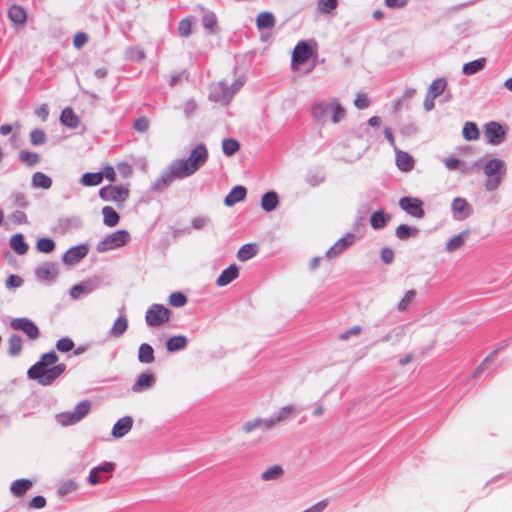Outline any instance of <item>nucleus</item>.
Returning a JSON list of instances; mask_svg holds the SVG:
<instances>
[{
	"label": "nucleus",
	"instance_id": "19",
	"mask_svg": "<svg viewBox=\"0 0 512 512\" xmlns=\"http://www.w3.org/2000/svg\"><path fill=\"white\" fill-rule=\"evenodd\" d=\"M97 287L95 280H86L81 283L74 285L70 289V296L74 300H78L82 295L90 294Z\"/></svg>",
	"mask_w": 512,
	"mask_h": 512
},
{
	"label": "nucleus",
	"instance_id": "54",
	"mask_svg": "<svg viewBox=\"0 0 512 512\" xmlns=\"http://www.w3.org/2000/svg\"><path fill=\"white\" fill-rule=\"evenodd\" d=\"M47 140L46 134L43 130L34 129L30 132V142L34 146L45 144Z\"/></svg>",
	"mask_w": 512,
	"mask_h": 512
},
{
	"label": "nucleus",
	"instance_id": "16",
	"mask_svg": "<svg viewBox=\"0 0 512 512\" xmlns=\"http://www.w3.org/2000/svg\"><path fill=\"white\" fill-rule=\"evenodd\" d=\"M88 251V246L85 244L74 246L64 253L62 261L65 264L74 265L82 260L87 255Z\"/></svg>",
	"mask_w": 512,
	"mask_h": 512
},
{
	"label": "nucleus",
	"instance_id": "61",
	"mask_svg": "<svg viewBox=\"0 0 512 512\" xmlns=\"http://www.w3.org/2000/svg\"><path fill=\"white\" fill-rule=\"evenodd\" d=\"M354 105L358 109H365L370 106V99L366 93L359 92L354 100Z\"/></svg>",
	"mask_w": 512,
	"mask_h": 512
},
{
	"label": "nucleus",
	"instance_id": "40",
	"mask_svg": "<svg viewBox=\"0 0 512 512\" xmlns=\"http://www.w3.org/2000/svg\"><path fill=\"white\" fill-rule=\"evenodd\" d=\"M390 220V215L385 214L382 210L374 212L370 219V224L373 229H382L386 226L387 222Z\"/></svg>",
	"mask_w": 512,
	"mask_h": 512
},
{
	"label": "nucleus",
	"instance_id": "47",
	"mask_svg": "<svg viewBox=\"0 0 512 512\" xmlns=\"http://www.w3.org/2000/svg\"><path fill=\"white\" fill-rule=\"evenodd\" d=\"M9 350L11 356H18L22 351V338L19 335H11L8 339Z\"/></svg>",
	"mask_w": 512,
	"mask_h": 512
},
{
	"label": "nucleus",
	"instance_id": "34",
	"mask_svg": "<svg viewBox=\"0 0 512 512\" xmlns=\"http://www.w3.org/2000/svg\"><path fill=\"white\" fill-rule=\"evenodd\" d=\"M283 475V468L280 465H273L262 472L261 479L263 481H276Z\"/></svg>",
	"mask_w": 512,
	"mask_h": 512
},
{
	"label": "nucleus",
	"instance_id": "42",
	"mask_svg": "<svg viewBox=\"0 0 512 512\" xmlns=\"http://www.w3.org/2000/svg\"><path fill=\"white\" fill-rule=\"evenodd\" d=\"M486 59L479 58L477 60L465 63L462 68V72L465 75H473L481 71L485 66Z\"/></svg>",
	"mask_w": 512,
	"mask_h": 512
},
{
	"label": "nucleus",
	"instance_id": "4",
	"mask_svg": "<svg viewBox=\"0 0 512 512\" xmlns=\"http://www.w3.org/2000/svg\"><path fill=\"white\" fill-rule=\"evenodd\" d=\"M483 170L487 177V181L485 183L486 190H496L506 174L505 162L501 159L493 158L484 165Z\"/></svg>",
	"mask_w": 512,
	"mask_h": 512
},
{
	"label": "nucleus",
	"instance_id": "11",
	"mask_svg": "<svg viewBox=\"0 0 512 512\" xmlns=\"http://www.w3.org/2000/svg\"><path fill=\"white\" fill-rule=\"evenodd\" d=\"M10 327L13 330L24 332L30 340H36L40 331L36 324L28 318H14L10 322Z\"/></svg>",
	"mask_w": 512,
	"mask_h": 512
},
{
	"label": "nucleus",
	"instance_id": "27",
	"mask_svg": "<svg viewBox=\"0 0 512 512\" xmlns=\"http://www.w3.org/2000/svg\"><path fill=\"white\" fill-rule=\"evenodd\" d=\"M278 204V194L274 191L266 192L261 198V208L266 212L275 210Z\"/></svg>",
	"mask_w": 512,
	"mask_h": 512
},
{
	"label": "nucleus",
	"instance_id": "58",
	"mask_svg": "<svg viewBox=\"0 0 512 512\" xmlns=\"http://www.w3.org/2000/svg\"><path fill=\"white\" fill-rule=\"evenodd\" d=\"M77 487V483L74 480H67L59 486L58 493L59 495L64 496L74 492Z\"/></svg>",
	"mask_w": 512,
	"mask_h": 512
},
{
	"label": "nucleus",
	"instance_id": "8",
	"mask_svg": "<svg viewBox=\"0 0 512 512\" xmlns=\"http://www.w3.org/2000/svg\"><path fill=\"white\" fill-rule=\"evenodd\" d=\"M176 179H184V176L179 172L178 168L172 162L166 170L153 182L151 185V191L162 192Z\"/></svg>",
	"mask_w": 512,
	"mask_h": 512
},
{
	"label": "nucleus",
	"instance_id": "55",
	"mask_svg": "<svg viewBox=\"0 0 512 512\" xmlns=\"http://www.w3.org/2000/svg\"><path fill=\"white\" fill-rule=\"evenodd\" d=\"M37 249L43 253H50L55 248V243L50 238H40L36 244Z\"/></svg>",
	"mask_w": 512,
	"mask_h": 512
},
{
	"label": "nucleus",
	"instance_id": "37",
	"mask_svg": "<svg viewBox=\"0 0 512 512\" xmlns=\"http://www.w3.org/2000/svg\"><path fill=\"white\" fill-rule=\"evenodd\" d=\"M445 166L448 170H461L463 173H469L471 169L478 167V162H475L471 168L465 166L459 159L449 157L445 160Z\"/></svg>",
	"mask_w": 512,
	"mask_h": 512
},
{
	"label": "nucleus",
	"instance_id": "30",
	"mask_svg": "<svg viewBox=\"0 0 512 512\" xmlns=\"http://www.w3.org/2000/svg\"><path fill=\"white\" fill-rule=\"evenodd\" d=\"M60 121L63 125L72 129L78 127L79 125V118L74 113V111L69 107L62 110Z\"/></svg>",
	"mask_w": 512,
	"mask_h": 512
},
{
	"label": "nucleus",
	"instance_id": "48",
	"mask_svg": "<svg viewBox=\"0 0 512 512\" xmlns=\"http://www.w3.org/2000/svg\"><path fill=\"white\" fill-rule=\"evenodd\" d=\"M202 25L210 33H214L217 28V18L213 12L204 11L202 16Z\"/></svg>",
	"mask_w": 512,
	"mask_h": 512
},
{
	"label": "nucleus",
	"instance_id": "1",
	"mask_svg": "<svg viewBox=\"0 0 512 512\" xmlns=\"http://www.w3.org/2000/svg\"><path fill=\"white\" fill-rule=\"evenodd\" d=\"M57 361L58 356L54 351L43 354L41 359L28 369V377L37 380L43 386L52 384L66 369L64 363L55 365Z\"/></svg>",
	"mask_w": 512,
	"mask_h": 512
},
{
	"label": "nucleus",
	"instance_id": "24",
	"mask_svg": "<svg viewBox=\"0 0 512 512\" xmlns=\"http://www.w3.org/2000/svg\"><path fill=\"white\" fill-rule=\"evenodd\" d=\"M247 190L244 186H235L231 189L229 194L224 199V204L228 207L235 205L236 203L243 201L246 197Z\"/></svg>",
	"mask_w": 512,
	"mask_h": 512
},
{
	"label": "nucleus",
	"instance_id": "26",
	"mask_svg": "<svg viewBox=\"0 0 512 512\" xmlns=\"http://www.w3.org/2000/svg\"><path fill=\"white\" fill-rule=\"evenodd\" d=\"M469 235L470 231L465 230L459 233L458 235L452 237L446 244V251L452 253L460 249L464 245L465 241L468 239Z\"/></svg>",
	"mask_w": 512,
	"mask_h": 512
},
{
	"label": "nucleus",
	"instance_id": "57",
	"mask_svg": "<svg viewBox=\"0 0 512 512\" xmlns=\"http://www.w3.org/2000/svg\"><path fill=\"white\" fill-rule=\"evenodd\" d=\"M416 292L415 290H409L405 293L404 297L401 299V301L398 304V310L404 311L406 308L413 302L415 299Z\"/></svg>",
	"mask_w": 512,
	"mask_h": 512
},
{
	"label": "nucleus",
	"instance_id": "45",
	"mask_svg": "<svg viewBox=\"0 0 512 512\" xmlns=\"http://www.w3.org/2000/svg\"><path fill=\"white\" fill-rule=\"evenodd\" d=\"M103 173L97 172V173H85L82 175L80 179V183L83 186H97L103 181Z\"/></svg>",
	"mask_w": 512,
	"mask_h": 512
},
{
	"label": "nucleus",
	"instance_id": "31",
	"mask_svg": "<svg viewBox=\"0 0 512 512\" xmlns=\"http://www.w3.org/2000/svg\"><path fill=\"white\" fill-rule=\"evenodd\" d=\"M10 247L18 255H24L28 251V244L24 241L22 234L18 233L11 237Z\"/></svg>",
	"mask_w": 512,
	"mask_h": 512
},
{
	"label": "nucleus",
	"instance_id": "22",
	"mask_svg": "<svg viewBox=\"0 0 512 512\" xmlns=\"http://www.w3.org/2000/svg\"><path fill=\"white\" fill-rule=\"evenodd\" d=\"M394 151L396 154V165L399 170L403 172L411 171L414 167L413 157L407 152L401 151L398 147H395Z\"/></svg>",
	"mask_w": 512,
	"mask_h": 512
},
{
	"label": "nucleus",
	"instance_id": "39",
	"mask_svg": "<svg viewBox=\"0 0 512 512\" xmlns=\"http://www.w3.org/2000/svg\"><path fill=\"white\" fill-rule=\"evenodd\" d=\"M404 334H405V327L398 326V327L390 330L385 335H383L379 341L383 342V343H387V342L398 343L401 340V338L404 336Z\"/></svg>",
	"mask_w": 512,
	"mask_h": 512
},
{
	"label": "nucleus",
	"instance_id": "10",
	"mask_svg": "<svg viewBox=\"0 0 512 512\" xmlns=\"http://www.w3.org/2000/svg\"><path fill=\"white\" fill-rule=\"evenodd\" d=\"M129 195V189L124 186L108 185L102 187L99 191V196L104 201H114L119 207L123 206Z\"/></svg>",
	"mask_w": 512,
	"mask_h": 512
},
{
	"label": "nucleus",
	"instance_id": "63",
	"mask_svg": "<svg viewBox=\"0 0 512 512\" xmlns=\"http://www.w3.org/2000/svg\"><path fill=\"white\" fill-rule=\"evenodd\" d=\"M178 31H179V34L182 36V37H188L191 35L192 33V24H191V21L189 19H183L180 21L179 23V26H178Z\"/></svg>",
	"mask_w": 512,
	"mask_h": 512
},
{
	"label": "nucleus",
	"instance_id": "20",
	"mask_svg": "<svg viewBox=\"0 0 512 512\" xmlns=\"http://www.w3.org/2000/svg\"><path fill=\"white\" fill-rule=\"evenodd\" d=\"M133 426V419L130 416H125L119 419L113 426L111 434L114 438L124 437Z\"/></svg>",
	"mask_w": 512,
	"mask_h": 512
},
{
	"label": "nucleus",
	"instance_id": "23",
	"mask_svg": "<svg viewBox=\"0 0 512 512\" xmlns=\"http://www.w3.org/2000/svg\"><path fill=\"white\" fill-rule=\"evenodd\" d=\"M155 384V376L152 373H142L140 374L135 383L132 386V391L135 393L142 392L151 388Z\"/></svg>",
	"mask_w": 512,
	"mask_h": 512
},
{
	"label": "nucleus",
	"instance_id": "12",
	"mask_svg": "<svg viewBox=\"0 0 512 512\" xmlns=\"http://www.w3.org/2000/svg\"><path fill=\"white\" fill-rule=\"evenodd\" d=\"M484 135L489 144L499 145L504 141L506 131L500 123L491 121L485 124Z\"/></svg>",
	"mask_w": 512,
	"mask_h": 512
},
{
	"label": "nucleus",
	"instance_id": "14",
	"mask_svg": "<svg viewBox=\"0 0 512 512\" xmlns=\"http://www.w3.org/2000/svg\"><path fill=\"white\" fill-rule=\"evenodd\" d=\"M312 56V50L310 46L304 42H299L293 51L292 55V69H297V67L301 64L307 62Z\"/></svg>",
	"mask_w": 512,
	"mask_h": 512
},
{
	"label": "nucleus",
	"instance_id": "15",
	"mask_svg": "<svg viewBox=\"0 0 512 512\" xmlns=\"http://www.w3.org/2000/svg\"><path fill=\"white\" fill-rule=\"evenodd\" d=\"M451 209L454 214V219L458 221L464 220L473 212L471 205L466 199L461 197H457L452 201Z\"/></svg>",
	"mask_w": 512,
	"mask_h": 512
},
{
	"label": "nucleus",
	"instance_id": "28",
	"mask_svg": "<svg viewBox=\"0 0 512 512\" xmlns=\"http://www.w3.org/2000/svg\"><path fill=\"white\" fill-rule=\"evenodd\" d=\"M8 17L16 25H22L27 20L26 11L19 5H12L8 9Z\"/></svg>",
	"mask_w": 512,
	"mask_h": 512
},
{
	"label": "nucleus",
	"instance_id": "25",
	"mask_svg": "<svg viewBox=\"0 0 512 512\" xmlns=\"http://www.w3.org/2000/svg\"><path fill=\"white\" fill-rule=\"evenodd\" d=\"M239 275V269L236 264H231L228 268L222 271L217 278L216 284L220 287L226 286L236 279Z\"/></svg>",
	"mask_w": 512,
	"mask_h": 512
},
{
	"label": "nucleus",
	"instance_id": "60",
	"mask_svg": "<svg viewBox=\"0 0 512 512\" xmlns=\"http://www.w3.org/2000/svg\"><path fill=\"white\" fill-rule=\"evenodd\" d=\"M257 429H261V423H260V418H254L252 420H249V421H246L243 425H242V431L249 434V433H252L253 431L257 430Z\"/></svg>",
	"mask_w": 512,
	"mask_h": 512
},
{
	"label": "nucleus",
	"instance_id": "52",
	"mask_svg": "<svg viewBox=\"0 0 512 512\" xmlns=\"http://www.w3.org/2000/svg\"><path fill=\"white\" fill-rule=\"evenodd\" d=\"M240 149L238 141L232 138H226L222 141V150L226 156L234 155Z\"/></svg>",
	"mask_w": 512,
	"mask_h": 512
},
{
	"label": "nucleus",
	"instance_id": "50",
	"mask_svg": "<svg viewBox=\"0 0 512 512\" xmlns=\"http://www.w3.org/2000/svg\"><path fill=\"white\" fill-rule=\"evenodd\" d=\"M395 234L399 239L406 240L411 236H416L418 234V229L416 227L401 224L396 228Z\"/></svg>",
	"mask_w": 512,
	"mask_h": 512
},
{
	"label": "nucleus",
	"instance_id": "32",
	"mask_svg": "<svg viewBox=\"0 0 512 512\" xmlns=\"http://www.w3.org/2000/svg\"><path fill=\"white\" fill-rule=\"evenodd\" d=\"M187 346V338L183 335H177L169 338L166 342V349L169 352L183 350Z\"/></svg>",
	"mask_w": 512,
	"mask_h": 512
},
{
	"label": "nucleus",
	"instance_id": "7",
	"mask_svg": "<svg viewBox=\"0 0 512 512\" xmlns=\"http://www.w3.org/2000/svg\"><path fill=\"white\" fill-rule=\"evenodd\" d=\"M129 239L130 235L126 230H117L103 238L97 244L96 250L99 253H104L125 245Z\"/></svg>",
	"mask_w": 512,
	"mask_h": 512
},
{
	"label": "nucleus",
	"instance_id": "33",
	"mask_svg": "<svg viewBox=\"0 0 512 512\" xmlns=\"http://www.w3.org/2000/svg\"><path fill=\"white\" fill-rule=\"evenodd\" d=\"M257 253H258V245L254 244V243H249V244L243 245L238 250L237 258L240 261L244 262V261H247V260L253 258L254 256H256Z\"/></svg>",
	"mask_w": 512,
	"mask_h": 512
},
{
	"label": "nucleus",
	"instance_id": "5",
	"mask_svg": "<svg viewBox=\"0 0 512 512\" xmlns=\"http://www.w3.org/2000/svg\"><path fill=\"white\" fill-rule=\"evenodd\" d=\"M243 86V81L237 79L229 86L226 82L220 81L219 83L212 86L210 92V98L214 101L228 104L232 99L233 95Z\"/></svg>",
	"mask_w": 512,
	"mask_h": 512
},
{
	"label": "nucleus",
	"instance_id": "41",
	"mask_svg": "<svg viewBox=\"0 0 512 512\" xmlns=\"http://www.w3.org/2000/svg\"><path fill=\"white\" fill-rule=\"evenodd\" d=\"M463 137L467 141H475L480 137V131L474 122H466L462 130Z\"/></svg>",
	"mask_w": 512,
	"mask_h": 512
},
{
	"label": "nucleus",
	"instance_id": "36",
	"mask_svg": "<svg viewBox=\"0 0 512 512\" xmlns=\"http://www.w3.org/2000/svg\"><path fill=\"white\" fill-rule=\"evenodd\" d=\"M128 328V320L125 316H119L110 329L111 336L115 338L121 337Z\"/></svg>",
	"mask_w": 512,
	"mask_h": 512
},
{
	"label": "nucleus",
	"instance_id": "2",
	"mask_svg": "<svg viewBox=\"0 0 512 512\" xmlns=\"http://www.w3.org/2000/svg\"><path fill=\"white\" fill-rule=\"evenodd\" d=\"M312 119L321 126L329 121L338 124L346 117V109L342 106L338 98L329 100H317L310 108Z\"/></svg>",
	"mask_w": 512,
	"mask_h": 512
},
{
	"label": "nucleus",
	"instance_id": "21",
	"mask_svg": "<svg viewBox=\"0 0 512 512\" xmlns=\"http://www.w3.org/2000/svg\"><path fill=\"white\" fill-rule=\"evenodd\" d=\"M35 274L41 280H53L58 274V267L55 263L46 262L35 269Z\"/></svg>",
	"mask_w": 512,
	"mask_h": 512
},
{
	"label": "nucleus",
	"instance_id": "9",
	"mask_svg": "<svg viewBox=\"0 0 512 512\" xmlns=\"http://www.w3.org/2000/svg\"><path fill=\"white\" fill-rule=\"evenodd\" d=\"M170 310L161 304H153L146 311L145 320L148 326L158 327L170 320Z\"/></svg>",
	"mask_w": 512,
	"mask_h": 512
},
{
	"label": "nucleus",
	"instance_id": "53",
	"mask_svg": "<svg viewBox=\"0 0 512 512\" xmlns=\"http://www.w3.org/2000/svg\"><path fill=\"white\" fill-rule=\"evenodd\" d=\"M338 6V0H318V11L321 14H331Z\"/></svg>",
	"mask_w": 512,
	"mask_h": 512
},
{
	"label": "nucleus",
	"instance_id": "44",
	"mask_svg": "<svg viewBox=\"0 0 512 512\" xmlns=\"http://www.w3.org/2000/svg\"><path fill=\"white\" fill-rule=\"evenodd\" d=\"M32 185L35 188L49 189L52 185V180L46 174L36 172L32 176Z\"/></svg>",
	"mask_w": 512,
	"mask_h": 512
},
{
	"label": "nucleus",
	"instance_id": "46",
	"mask_svg": "<svg viewBox=\"0 0 512 512\" xmlns=\"http://www.w3.org/2000/svg\"><path fill=\"white\" fill-rule=\"evenodd\" d=\"M447 86V81L445 78H437L435 79L428 88V94L432 96V98H436L441 95Z\"/></svg>",
	"mask_w": 512,
	"mask_h": 512
},
{
	"label": "nucleus",
	"instance_id": "38",
	"mask_svg": "<svg viewBox=\"0 0 512 512\" xmlns=\"http://www.w3.org/2000/svg\"><path fill=\"white\" fill-rule=\"evenodd\" d=\"M103 222L108 227H114L119 222L118 213L110 206H105L102 209Z\"/></svg>",
	"mask_w": 512,
	"mask_h": 512
},
{
	"label": "nucleus",
	"instance_id": "51",
	"mask_svg": "<svg viewBox=\"0 0 512 512\" xmlns=\"http://www.w3.org/2000/svg\"><path fill=\"white\" fill-rule=\"evenodd\" d=\"M297 414V408L294 405H288L281 408L276 414V421L282 422L287 419L293 418Z\"/></svg>",
	"mask_w": 512,
	"mask_h": 512
},
{
	"label": "nucleus",
	"instance_id": "56",
	"mask_svg": "<svg viewBox=\"0 0 512 512\" xmlns=\"http://www.w3.org/2000/svg\"><path fill=\"white\" fill-rule=\"evenodd\" d=\"M168 302L173 307H182L187 302V297L182 292H173L170 294Z\"/></svg>",
	"mask_w": 512,
	"mask_h": 512
},
{
	"label": "nucleus",
	"instance_id": "3",
	"mask_svg": "<svg viewBox=\"0 0 512 512\" xmlns=\"http://www.w3.org/2000/svg\"><path fill=\"white\" fill-rule=\"evenodd\" d=\"M208 160V150L204 144H198L187 159L174 160V164L184 178L195 174Z\"/></svg>",
	"mask_w": 512,
	"mask_h": 512
},
{
	"label": "nucleus",
	"instance_id": "17",
	"mask_svg": "<svg viewBox=\"0 0 512 512\" xmlns=\"http://www.w3.org/2000/svg\"><path fill=\"white\" fill-rule=\"evenodd\" d=\"M115 469V464L113 462H104L103 464L94 467L88 476V482L92 485H96L100 482L106 481L108 476L101 477L100 473H112Z\"/></svg>",
	"mask_w": 512,
	"mask_h": 512
},
{
	"label": "nucleus",
	"instance_id": "35",
	"mask_svg": "<svg viewBox=\"0 0 512 512\" xmlns=\"http://www.w3.org/2000/svg\"><path fill=\"white\" fill-rule=\"evenodd\" d=\"M138 360L141 363L149 364L152 363L154 358V350L151 345L143 343L140 345L138 350Z\"/></svg>",
	"mask_w": 512,
	"mask_h": 512
},
{
	"label": "nucleus",
	"instance_id": "62",
	"mask_svg": "<svg viewBox=\"0 0 512 512\" xmlns=\"http://www.w3.org/2000/svg\"><path fill=\"white\" fill-rule=\"evenodd\" d=\"M56 348L60 352H69L74 348V342L70 338H61L56 343Z\"/></svg>",
	"mask_w": 512,
	"mask_h": 512
},
{
	"label": "nucleus",
	"instance_id": "18",
	"mask_svg": "<svg viewBox=\"0 0 512 512\" xmlns=\"http://www.w3.org/2000/svg\"><path fill=\"white\" fill-rule=\"evenodd\" d=\"M355 241V235L347 233L341 239H339L327 252L326 257L333 259L340 255L344 250L350 247Z\"/></svg>",
	"mask_w": 512,
	"mask_h": 512
},
{
	"label": "nucleus",
	"instance_id": "59",
	"mask_svg": "<svg viewBox=\"0 0 512 512\" xmlns=\"http://www.w3.org/2000/svg\"><path fill=\"white\" fill-rule=\"evenodd\" d=\"M497 354V351H494L490 353L482 362L481 364L474 370L472 376L477 377L479 376L484 370L487 368L488 364L491 363L495 356Z\"/></svg>",
	"mask_w": 512,
	"mask_h": 512
},
{
	"label": "nucleus",
	"instance_id": "29",
	"mask_svg": "<svg viewBox=\"0 0 512 512\" xmlns=\"http://www.w3.org/2000/svg\"><path fill=\"white\" fill-rule=\"evenodd\" d=\"M33 483L28 479H18L11 484L10 491L17 497L23 496L31 487Z\"/></svg>",
	"mask_w": 512,
	"mask_h": 512
},
{
	"label": "nucleus",
	"instance_id": "64",
	"mask_svg": "<svg viewBox=\"0 0 512 512\" xmlns=\"http://www.w3.org/2000/svg\"><path fill=\"white\" fill-rule=\"evenodd\" d=\"M9 218L14 224L27 223V215L21 210H15L10 214Z\"/></svg>",
	"mask_w": 512,
	"mask_h": 512
},
{
	"label": "nucleus",
	"instance_id": "13",
	"mask_svg": "<svg viewBox=\"0 0 512 512\" xmlns=\"http://www.w3.org/2000/svg\"><path fill=\"white\" fill-rule=\"evenodd\" d=\"M399 206L401 209L406 211L408 214L412 215L415 218H422L425 215L423 210V202L414 197H402L399 200Z\"/></svg>",
	"mask_w": 512,
	"mask_h": 512
},
{
	"label": "nucleus",
	"instance_id": "49",
	"mask_svg": "<svg viewBox=\"0 0 512 512\" xmlns=\"http://www.w3.org/2000/svg\"><path fill=\"white\" fill-rule=\"evenodd\" d=\"M19 159L21 162L30 167L35 166L40 162L39 154L27 150H21L19 152Z\"/></svg>",
	"mask_w": 512,
	"mask_h": 512
},
{
	"label": "nucleus",
	"instance_id": "6",
	"mask_svg": "<svg viewBox=\"0 0 512 512\" xmlns=\"http://www.w3.org/2000/svg\"><path fill=\"white\" fill-rule=\"evenodd\" d=\"M90 408L91 403L88 400H83L77 404L73 411L59 413L56 419L62 426L73 425L83 419L90 411Z\"/></svg>",
	"mask_w": 512,
	"mask_h": 512
},
{
	"label": "nucleus",
	"instance_id": "43",
	"mask_svg": "<svg viewBox=\"0 0 512 512\" xmlns=\"http://www.w3.org/2000/svg\"><path fill=\"white\" fill-rule=\"evenodd\" d=\"M258 29L272 28L275 25L274 15L270 12H261L256 19Z\"/></svg>",
	"mask_w": 512,
	"mask_h": 512
}]
</instances>
